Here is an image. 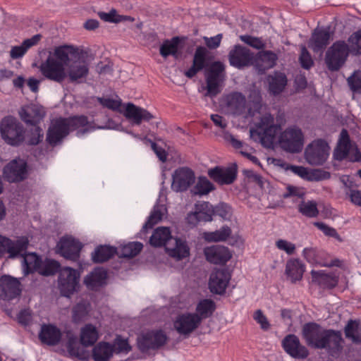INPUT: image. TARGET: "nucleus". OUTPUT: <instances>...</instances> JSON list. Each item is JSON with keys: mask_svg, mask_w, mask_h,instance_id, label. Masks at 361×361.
Wrapping results in <instances>:
<instances>
[{"mask_svg": "<svg viewBox=\"0 0 361 361\" xmlns=\"http://www.w3.org/2000/svg\"><path fill=\"white\" fill-rule=\"evenodd\" d=\"M350 47L343 40L332 44L325 54L324 61L329 71H339L345 63L350 54Z\"/></svg>", "mask_w": 361, "mask_h": 361, "instance_id": "f257e3e1", "label": "nucleus"}, {"mask_svg": "<svg viewBox=\"0 0 361 361\" xmlns=\"http://www.w3.org/2000/svg\"><path fill=\"white\" fill-rule=\"evenodd\" d=\"M0 133L2 139L12 146H18L25 140L23 126L13 116H7L1 120Z\"/></svg>", "mask_w": 361, "mask_h": 361, "instance_id": "f03ea898", "label": "nucleus"}, {"mask_svg": "<svg viewBox=\"0 0 361 361\" xmlns=\"http://www.w3.org/2000/svg\"><path fill=\"white\" fill-rule=\"evenodd\" d=\"M279 145L281 149L287 152H300L304 145V135L301 129L297 126L287 128L281 133Z\"/></svg>", "mask_w": 361, "mask_h": 361, "instance_id": "7ed1b4c3", "label": "nucleus"}, {"mask_svg": "<svg viewBox=\"0 0 361 361\" xmlns=\"http://www.w3.org/2000/svg\"><path fill=\"white\" fill-rule=\"evenodd\" d=\"M80 273L75 269L63 267L58 276V287L61 295L70 298L79 286Z\"/></svg>", "mask_w": 361, "mask_h": 361, "instance_id": "20e7f679", "label": "nucleus"}, {"mask_svg": "<svg viewBox=\"0 0 361 361\" xmlns=\"http://www.w3.org/2000/svg\"><path fill=\"white\" fill-rule=\"evenodd\" d=\"M168 337L164 331L152 330L143 333L137 338L139 350L143 353L150 350H157L163 347L167 342Z\"/></svg>", "mask_w": 361, "mask_h": 361, "instance_id": "39448f33", "label": "nucleus"}, {"mask_svg": "<svg viewBox=\"0 0 361 361\" xmlns=\"http://www.w3.org/2000/svg\"><path fill=\"white\" fill-rule=\"evenodd\" d=\"M330 147L323 139H317L310 143L305 151V159L308 164L321 166L329 155Z\"/></svg>", "mask_w": 361, "mask_h": 361, "instance_id": "423d86ee", "label": "nucleus"}, {"mask_svg": "<svg viewBox=\"0 0 361 361\" xmlns=\"http://www.w3.org/2000/svg\"><path fill=\"white\" fill-rule=\"evenodd\" d=\"M42 75L47 79L55 82L61 83L66 78V73L63 63L57 61L49 51V55L39 67Z\"/></svg>", "mask_w": 361, "mask_h": 361, "instance_id": "0eeeda50", "label": "nucleus"}, {"mask_svg": "<svg viewBox=\"0 0 361 361\" xmlns=\"http://www.w3.org/2000/svg\"><path fill=\"white\" fill-rule=\"evenodd\" d=\"M29 245V240L26 236L18 237L11 240L0 235V257L7 254L9 259H16Z\"/></svg>", "mask_w": 361, "mask_h": 361, "instance_id": "6e6552de", "label": "nucleus"}, {"mask_svg": "<svg viewBox=\"0 0 361 361\" xmlns=\"http://www.w3.org/2000/svg\"><path fill=\"white\" fill-rule=\"evenodd\" d=\"M27 162L20 159H15L8 163L3 169V177L9 183H19L27 178Z\"/></svg>", "mask_w": 361, "mask_h": 361, "instance_id": "1a4fd4ad", "label": "nucleus"}, {"mask_svg": "<svg viewBox=\"0 0 361 361\" xmlns=\"http://www.w3.org/2000/svg\"><path fill=\"white\" fill-rule=\"evenodd\" d=\"M82 244L72 237H63L57 243V252L66 259L77 262L80 259Z\"/></svg>", "mask_w": 361, "mask_h": 361, "instance_id": "9d476101", "label": "nucleus"}, {"mask_svg": "<svg viewBox=\"0 0 361 361\" xmlns=\"http://www.w3.org/2000/svg\"><path fill=\"white\" fill-rule=\"evenodd\" d=\"M68 135L63 117H59L51 121L47 130L46 142L51 147H55L61 145Z\"/></svg>", "mask_w": 361, "mask_h": 361, "instance_id": "9b49d317", "label": "nucleus"}, {"mask_svg": "<svg viewBox=\"0 0 361 361\" xmlns=\"http://www.w3.org/2000/svg\"><path fill=\"white\" fill-rule=\"evenodd\" d=\"M172 178V190L175 192H184L195 183V175L191 169L183 166L174 171Z\"/></svg>", "mask_w": 361, "mask_h": 361, "instance_id": "f8f14e48", "label": "nucleus"}, {"mask_svg": "<svg viewBox=\"0 0 361 361\" xmlns=\"http://www.w3.org/2000/svg\"><path fill=\"white\" fill-rule=\"evenodd\" d=\"M231 66L241 69L254 64V54L247 47L235 45L228 55Z\"/></svg>", "mask_w": 361, "mask_h": 361, "instance_id": "ddd939ff", "label": "nucleus"}, {"mask_svg": "<svg viewBox=\"0 0 361 361\" xmlns=\"http://www.w3.org/2000/svg\"><path fill=\"white\" fill-rule=\"evenodd\" d=\"M208 176L220 185L232 184L237 178L238 166L235 163L228 167L215 166L209 169Z\"/></svg>", "mask_w": 361, "mask_h": 361, "instance_id": "4468645a", "label": "nucleus"}, {"mask_svg": "<svg viewBox=\"0 0 361 361\" xmlns=\"http://www.w3.org/2000/svg\"><path fill=\"white\" fill-rule=\"evenodd\" d=\"M343 339L340 331L325 329L318 349H326L331 354L338 353L343 349Z\"/></svg>", "mask_w": 361, "mask_h": 361, "instance_id": "2eb2a0df", "label": "nucleus"}, {"mask_svg": "<svg viewBox=\"0 0 361 361\" xmlns=\"http://www.w3.org/2000/svg\"><path fill=\"white\" fill-rule=\"evenodd\" d=\"M285 352L295 359H305L309 355L308 349L302 345L295 334H288L281 342Z\"/></svg>", "mask_w": 361, "mask_h": 361, "instance_id": "dca6fc26", "label": "nucleus"}, {"mask_svg": "<svg viewBox=\"0 0 361 361\" xmlns=\"http://www.w3.org/2000/svg\"><path fill=\"white\" fill-rule=\"evenodd\" d=\"M200 318L195 313L179 314L174 321L173 326L181 335L189 336L200 325Z\"/></svg>", "mask_w": 361, "mask_h": 361, "instance_id": "f3484780", "label": "nucleus"}, {"mask_svg": "<svg viewBox=\"0 0 361 361\" xmlns=\"http://www.w3.org/2000/svg\"><path fill=\"white\" fill-rule=\"evenodd\" d=\"M231 279L226 268L214 269L209 277V288L212 293L223 295Z\"/></svg>", "mask_w": 361, "mask_h": 361, "instance_id": "a211bd4d", "label": "nucleus"}, {"mask_svg": "<svg viewBox=\"0 0 361 361\" xmlns=\"http://www.w3.org/2000/svg\"><path fill=\"white\" fill-rule=\"evenodd\" d=\"M324 329L317 322H307L302 327L301 336L308 346L318 349Z\"/></svg>", "mask_w": 361, "mask_h": 361, "instance_id": "6ab92c4d", "label": "nucleus"}, {"mask_svg": "<svg viewBox=\"0 0 361 361\" xmlns=\"http://www.w3.org/2000/svg\"><path fill=\"white\" fill-rule=\"evenodd\" d=\"M21 293L20 283L18 279L9 275L0 277V298L4 300H11Z\"/></svg>", "mask_w": 361, "mask_h": 361, "instance_id": "aec40b11", "label": "nucleus"}, {"mask_svg": "<svg viewBox=\"0 0 361 361\" xmlns=\"http://www.w3.org/2000/svg\"><path fill=\"white\" fill-rule=\"evenodd\" d=\"M20 119L27 125L36 126L46 116L44 108L37 104L23 106L19 111Z\"/></svg>", "mask_w": 361, "mask_h": 361, "instance_id": "412c9836", "label": "nucleus"}, {"mask_svg": "<svg viewBox=\"0 0 361 361\" xmlns=\"http://www.w3.org/2000/svg\"><path fill=\"white\" fill-rule=\"evenodd\" d=\"M212 204L208 202H202L195 204V211L188 214L187 221L189 224L196 226L200 222H207L212 220Z\"/></svg>", "mask_w": 361, "mask_h": 361, "instance_id": "4be33fe9", "label": "nucleus"}, {"mask_svg": "<svg viewBox=\"0 0 361 361\" xmlns=\"http://www.w3.org/2000/svg\"><path fill=\"white\" fill-rule=\"evenodd\" d=\"M86 54L83 50H80L78 47L73 45H61L55 47L53 56L57 61L63 63V66H67L71 62V57L80 58Z\"/></svg>", "mask_w": 361, "mask_h": 361, "instance_id": "5701e85b", "label": "nucleus"}, {"mask_svg": "<svg viewBox=\"0 0 361 361\" xmlns=\"http://www.w3.org/2000/svg\"><path fill=\"white\" fill-rule=\"evenodd\" d=\"M67 67L66 77L68 78L70 82L80 84L86 80L89 74V67L85 61H73Z\"/></svg>", "mask_w": 361, "mask_h": 361, "instance_id": "b1692460", "label": "nucleus"}, {"mask_svg": "<svg viewBox=\"0 0 361 361\" xmlns=\"http://www.w3.org/2000/svg\"><path fill=\"white\" fill-rule=\"evenodd\" d=\"M207 260L215 264H225L232 255L228 247L221 245H213L204 250Z\"/></svg>", "mask_w": 361, "mask_h": 361, "instance_id": "393cba45", "label": "nucleus"}, {"mask_svg": "<svg viewBox=\"0 0 361 361\" xmlns=\"http://www.w3.org/2000/svg\"><path fill=\"white\" fill-rule=\"evenodd\" d=\"M331 32L329 28L315 29L309 41V47L314 52H322L329 43Z\"/></svg>", "mask_w": 361, "mask_h": 361, "instance_id": "a878e982", "label": "nucleus"}, {"mask_svg": "<svg viewBox=\"0 0 361 361\" xmlns=\"http://www.w3.org/2000/svg\"><path fill=\"white\" fill-rule=\"evenodd\" d=\"M123 114L127 119L133 121L135 125H140L142 121L149 122L154 118L147 109L137 106L133 103H128L126 104Z\"/></svg>", "mask_w": 361, "mask_h": 361, "instance_id": "bb28decb", "label": "nucleus"}, {"mask_svg": "<svg viewBox=\"0 0 361 361\" xmlns=\"http://www.w3.org/2000/svg\"><path fill=\"white\" fill-rule=\"evenodd\" d=\"M312 281L323 289H333L338 283V276L323 270L311 271Z\"/></svg>", "mask_w": 361, "mask_h": 361, "instance_id": "cd10ccee", "label": "nucleus"}, {"mask_svg": "<svg viewBox=\"0 0 361 361\" xmlns=\"http://www.w3.org/2000/svg\"><path fill=\"white\" fill-rule=\"evenodd\" d=\"M61 332L59 328L53 324H43L39 334L41 342L48 345L54 346L60 342Z\"/></svg>", "mask_w": 361, "mask_h": 361, "instance_id": "c85d7f7f", "label": "nucleus"}, {"mask_svg": "<svg viewBox=\"0 0 361 361\" xmlns=\"http://www.w3.org/2000/svg\"><path fill=\"white\" fill-rule=\"evenodd\" d=\"M207 49L204 47H197L192 60V66L185 72L188 78H193L198 72L207 66Z\"/></svg>", "mask_w": 361, "mask_h": 361, "instance_id": "c756f323", "label": "nucleus"}, {"mask_svg": "<svg viewBox=\"0 0 361 361\" xmlns=\"http://www.w3.org/2000/svg\"><path fill=\"white\" fill-rule=\"evenodd\" d=\"M226 104L231 114L240 116L245 111L246 99L240 92H232L226 96Z\"/></svg>", "mask_w": 361, "mask_h": 361, "instance_id": "7c9ffc66", "label": "nucleus"}, {"mask_svg": "<svg viewBox=\"0 0 361 361\" xmlns=\"http://www.w3.org/2000/svg\"><path fill=\"white\" fill-rule=\"evenodd\" d=\"M277 60V54L272 51H261L254 56V64L263 71L274 68Z\"/></svg>", "mask_w": 361, "mask_h": 361, "instance_id": "2f4dec72", "label": "nucleus"}, {"mask_svg": "<svg viewBox=\"0 0 361 361\" xmlns=\"http://www.w3.org/2000/svg\"><path fill=\"white\" fill-rule=\"evenodd\" d=\"M269 83V92L270 94L277 96L285 90L288 79L285 73L280 71H275L267 77Z\"/></svg>", "mask_w": 361, "mask_h": 361, "instance_id": "473e14b6", "label": "nucleus"}, {"mask_svg": "<svg viewBox=\"0 0 361 361\" xmlns=\"http://www.w3.org/2000/svg\"><path fill=\"white\" fill-rule=\"evenodd\" d=\"M171 244L172 247H170V245L166 247V252L170 257L181 260L189 256L190 248L185 240L173 238Z\"/></svg>", "mask_w": 361, "mask_h": 361, "instance_id": "72a5a7b5", "label": "nucleus"}, {"mask_svg": "<svg viewBox=\"0 0 361 361\" xmlns=\"http://www.w3.org/2000/svg\"><path fill=\"white\" fill-rule=\"evenodd\" d=\"M171 231L168 227H158L157 228L149 238V243L154 247H160L169 245L173 240Z\"/></svg>", "mask_w": 361, "mask_h": 361, "instance_id": "f704fd0d", "label": "nucleus"}, {"mask_svg": "<svg viewBox=\"0 0 361 361\" xmlns=\"http://www.w3.org/2000/svg\"><path fill=\"white\" fill-rule=\"evenodd\" d=\"M180 39L179 37H173L171 39H166L160 46L159 53L164 58L171 55L175 59H180L183 52L179 49Z\"/></svg>", "mask_w": 361, "mask_h": 361, "instance_id": "c9c22d12", "label": "nucleus"}, {"mask_svg": "<svg viewBox=\"0 0 361 361\" xmlns=\"http://www.w3.org/2000/svg\"><path fill=\"white\" fill-rule=\"evenodd\" d=\"M66 336L68 339L66 348L69 355L80 360H87L88 353L85 350L80 348L78 343V338L73 331L71 330L66 331Z\"/></svg>", "mask_w": 361, "mask_h": 361, "instance_id": "e433bc0d", "label": "nucleus"}, {"mask_svg": "<svg viewBox=\"0 0 361 361\" xmlns=\"http://www.w3.org/2000/svg\"><path fill=\"white\" fill-rule=\"evenodd\" d=\"M107 274L103 269H95L84 279V283L88 289L94 290L106 283Z\"/></svg>", "mask_w": 361, "mask_h": 361, "instance_id": "4c0bfd02", "label": "nucleus"}, {"mask_svg": "<svg viewBox=\"0 0 361 361\" xmlns=\"http://www.w3.org/2000/svg\"><path fill=\"white\" fill-rule=\"evenodd\" d=\"M114 350V345L108 342L101 341L93 348L92 358L95 361H109L112 357Z\"/></svg>", "mask_w": 361, "mask_h": 361, "instance_id": "58836bf2", "label": "nucleus"}, {"mask_svg": "<svg viewBox=\"0 0 361 361\" xmlns=\"http://www.w3.org/2000/svg\"><path fill=\"white\" fill-rule=\"evenodd\" d=\"M116 253V247L106 245H100L92 252V260L94 263H103L110 259Z\"/></svg>", "mask_w": 361, "mask_h": 361, "instance_id": "ea45409f", "label": "nucleus"}, {"mask_svg": "<svg viewBox=\"0 0 361 361\" xmlns=\"http://www.w3.org/2000/svg\"><path fill=\"white\" fill-rule=\"evenodd\" d=\"M42 37V35L37 34L31 38L25 39L21 45L13 47L10 51L11 58L13 59H17L23 57L28 49L38 44Z\"/></svg>", "mask_w": 361, "mask_h": 361, "instance_id": "a19ab883", "label": "nucleus"}, {"mask_svg": "<svg viewBox=\"0 0 361 361\" xmlns=\"http://www.w3.org/2000/svg\"><path fill=\"white\" fill-rule=\"evenodd\" d=\"M27 247L16 258H23V263L25 266L27 272L39 271L42 266V258L35 252L27 253Z\"/></svg>", "mask_w": 361, "mask_h": 361, "instance_id": "79ce46f5", "label": "nucleus"}, {"mask_svg": "<svg viewBox=\"0 0 361 361\" xmlns=\"http://www.w3.org/2000/svg\"><path fill=\"white\" fill-rule=\"evenodd\" d=\"M304 271V265L300 260L291 259L287 262L286 266V274L292 283L300 281L302 278Z\"/></svg>", "mask_w": 361, "mask_h": 361, "instance_id": "37998d69", "label": "nucleus"}, {"mask_svg": "<svg viewBox=\"0 0 361 361\" xmlns=\"http://www.w3.org/2000/svg\"><path fill=\"white\" fill-rule=\"evenodd\" d=\"M98 338V331L92 324H85L81 329L80 341L82 345L85 347L92 346L97 342Z\"/></svg>", "mask_w": 361, "mask_h": 361, "instance_id": "c03bdc74", "label": "nucleus"}, {"mask_svg": "<svg viewBox=\"0 0 361 361\" xmlns=\"http://www.w3.org/2000/svg\"><path fill=\"white\" fill-rule=\"evenodd\" d=\"M280 130L281 126L276 124L258 130V135L260 138L262 145L268 148L272 147L275 137Z\"/></svg>", "mask_w": 361, "mask_h": 361, "instance_id": "a18cd8bd", "label": "nucleus"}, {"mask_svg": "<svg viewBox=\"0 0 361 361\" xmlns=\"http://www.w3.org/2000/svg\"><path fill=\"white\" fill-rule=\"evenodd\" d=\"M360 322L359 320L350 319L344 327V334L346 338L350 339L355 344L361 343L360 335Z\"/></svg>", "mask_w": 361, "mask_h": 361, "instance_id": "49530a36", "label": "nucleus"}, {"mask_svg": "<svg viewBox=\"0 0 361 361\" xmlns=\"http://www.w3.org/2000/svg\"><path fill=\"white\" fill-rule=\"evenodd\" d=\"M142 248V243L140 242H130L122 245L119 250H117L116 255L119 257L130 259L140 254Z\"/></svg>", "mask_w": 361, "mask_h": 361, "instance_id": "de8ad7c7", "label": "nucleus"}, {"mask_svg": "<svg viewBox=\"0 0 361 361\" xmlns=\"http://www.w3.org/2000/svg\"><path fill=\"white\" fill-rule=\"evenodd\" d=\"M215 302L210 299H204L200 300L196 307V314L200 318V322L202 319L212 316L215 311Z\"/></svg>", "mask_w": 361, "mask_h": 361, "instance_id": "09e8293b", "label": "nucleus"}, {"mask_svg": "<svg viewBox=\"0 0 361 361\" xmlns=\"http://www.w3.org/2000/svg\"><path fill=\"white\" fill-rule=\"evenodd\" d=\"M350 149V140L348 131L343 129L341 132V136L338 145L336 149V159L341 160L345 158Z\"/></svg>", "mask_w": 361, "mask_h": 361, "instance_id": "8fccbe9b", "label": "nucleus"}, {"mask_svg": "<svg viewBox=\"0 0 361 361\" xmlns=\"http://www.w3.org/2000/svg\"><path fill=\"white\" fill-rule=\"evenodd\" d=\"M63 121L66 123L68 134L71 131L85 127L89 124L88 118L85 115L73 116L68 118L63 117Z\"/></svg>", "mask_w": 361, "mask_h": 361, "instance_id": "3c124183", "label": "nucleus"}, {"mask_svg": "<svg viewBox=\"0 0 361 361\" xmlns=\"http://www.w3.org/2000/svg\"><path fill=\"white\" fill-rule=\"evenodd\" d=\"M224 65L220 61H215L206 69L205 79L223 81Z\"/></svg>", "mask_w": 361, "mask_h": 361, "instance_id": "603ef678", "label": "nucleus"}, {"mask_svg": "<svg viewBox=\"0 0 361 361\" xmlns=\"http://www.w3.org/2000/svg\"><path fill=\"white\" fill-rule=\"evenodd\" d=\"M231 229L228 226H222L219 230L204 233V238L208 242L225 241L231 235Z\"/></svg>", "mask_w": 361, "mask_h": 361, "instance_id": "864d4df0", "label": "nucleus"}, {"mask_svg": "<svg viewBox=\"0 0 361 361\" xmlns=\"http://www.w3.org/2000/svg\"><path fill=\"white\" fill-rule=\"evenodd\" d=\"M298 212L308 218L317 217L319 214L317 204L315 201H302L298 207Z\"/></svg>", "mask_w": 361, "mask_h": 361, "instance_id": "5fc2aeb1", "label": "nucleus"}, {"mask_svg": "<svg viewBox=\"0 0 361 361\" xmlns=\"http://www.w3.org/2000/svg\"><path fill=\"white\" fill-rule=\"evenodd\" d=\"M195 194L205 195L215 190V186L211 183L207 177L200 176L194 188Z\"/></svg>", "mask_w": 361, "mask_h": 361, "instance_id": "6e6d98bb", "label": "nucleus"}, {"mask_svg": "<svg viewBox=\"0 0 361 361\" xmlns=\"http://www.w3.org/2000/svg\"><path fill=\"white\" fill-rule=\"evenodd\" d=\"M350 52L358 55L361 54V29L353 32L348 39Z\"/></svg>", "mask_w": 361, "mask_h": 361, "instance_id": "4d7b16f0", "label": "nucleus"}, {"mask_svg": "<svg viewBox=\"0 0 361 361\" xmlns=\"http://www.w3.org/2000/svg\"><path fill=\"white\" fill-rule=\"evenodd\" d=\"M41 268L40 273L43 276H48L54 275L57 272L59 273L62 267H61V264L59 262L54 259H47Z\"/></svg>", "mask_w": 361, "mask_h": 361, "instance_id": "13d9d810", "label": "nucleus"}, {"mask_svg": "<svg viewBox=\"0 0 361 361\" xmlns=\"http://www.w3.org/2000/svg\"><path fill=\"white\" fill-rule=\"evenodd\" d=\"M213 216H219L224 220H229L232 215V209L226 203L220 202L215 207L212 206Z\"/></svg>", "mask_w": 361, "mask_h": 361, "instance_id": "bf43d9fd", "label": "nucleus"}, {"mask_svg": "<svg viewBox=\"0 0 361 361\" xmlns=\"http://www.w3.org/2000/svg\"><path fill=\"white\" fill-rule=\"evenodd\" d=\"M88 311L85 303L78 302L72 309V319L74 323L81 322L87 315Z\"/></svg>", "mask_w": 361, "mask_h": 361, "instance_id": "052dcab7", "label": "nucleus"}, {"mask_svg": "<svg viewBox=\"0 0 361 361\" xmlns=\"http://www.w3.org/2000/svg\"><path fill=\"white\" fill-rule=\"evenodd\" d=\"M221 82L220 80L206 79V97H215L221 92Z\"/></svg>", "mask_w": 361, "mask_h": 361, "instance_id": "680f3d73", "label": "nucleus"}, {"mask_svg": "<svg viewBox=\"0 0 361 361\" xmlns=\"http://www.w3.org/2000/svg\"><path fill=\"white\" fill-rule=\"evenodd\" d=\"M162 219V212L159 207H155L152 211L147 221L144 224L142 229L147 230L152 228L155 224L159 222Z\"/></svg>", "mask_w": 361, "mask_h": 361, "instance_id": "e2e57ef3", "label": "nucleus"}, {"mask_svg": "<svg viewBox=\"0 0 361 361\" xmlns=\"http://www.w3.org/2000/svg\"><path fill=\"white\" fill-rule=\"evenodd\" d=\"M350 89L354 92H361V71H355L347 79Z\"/></svg>", "mask_w": 361, "mask_h": 361, "instance_id": "0e129e2a", "label": "nucleus"}, {"mask_svg": "<svg viewBox=\"0 0 361 361\" xmlns=\"http://www.w3.org/2000/svg\"><path fill=\"white\" fill-rule=\"evenodd\" d=\"M314 225L322 231L325 235L334 238L339 242L343 241V239L334 228L330 227L323 222H315Z\"/></svg>", "mask_w": 361, "mask_h": 361, "instance_id": "69168bd1", "label": "nucleus"}, {"mask_svg": "<svg viewBox=\"0 0 361 361\" xmlns=\"http://www.w3.org/2000/svg\"><path fill=\"white\" fill-rule=\"evenodd\" d=\"M299 61L301 67L306 70H309L314 65V61L312 59V56L305 46L302 45L301 47V52L299 56Z\"/></svg>", "mask_w": 361, "mask_h": 361, "instance_id": "338daca9", "label": "nucleus"}, {"mask_svg": "<svg viewBox=\"0 0 361 361\" xmlns=\"http://www.w3.org/2000/svg\"><path fill=\"white\" fill-rule=\"evenodd\" d=\"M44 134L42 129L39 126H34V128L30 131L27 144L30 145H37L42 141Z\"/></svg>", "mask_w": 361, "mask_h": 361, "instance_id": "774afa93", "label": "nucleus"}]
</instances>
